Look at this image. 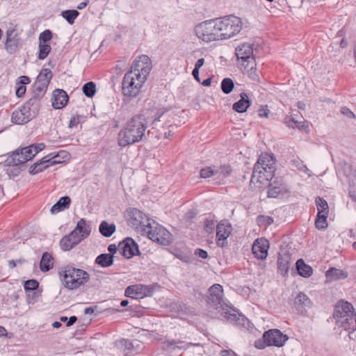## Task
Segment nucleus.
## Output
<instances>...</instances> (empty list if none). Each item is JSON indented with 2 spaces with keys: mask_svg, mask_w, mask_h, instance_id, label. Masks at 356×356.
<instances>
[{
  "mask_svg": "<svg viewBox=\"0 0 356 356\" xmlns=\"http://www.w3.org/2000/svg\"><path fill=\"white\" fill-rule=\"evenodd\" d=\"M152 65L150 58L146 55L138 56L124 76L122 83V92L127 97H135L140 92L146 81Z\"/></svg>",
  "mask_w": 356,
  "mask_h": 356,
  "instance_id": "obj_1",
  "label": "nucleus"
},
{
  "mask_svg": "<svg viewBox=\"0 0 356 356\" xmlns=\"http://www.w3.org/2000/svg\"><path fill=\"white\" fill-rule=\"evenodd\" d=\"M147 124L145 115H138L131 118L118 133V145L124 147L141 141L145 137Z\"/></svg>",
  "mask_w": 356,
  "mask_h": 356,
  "instance_id": "obj_2",
  "label": "nucleus"
},
{
  "mask_svg": "<svg viewBox=\"0 0 356 356\" xmlns=\"http://www.w3.org/2000/svg\"><path fill=\"white\" fill-rule=\"evenodd\" d=\"M58 274L62 284L69 290H76L89 281L90 275L86 270L66 265L58 268Z\"/></svg>",
  "mask_w": 356,
  "mask_h": 356,
  "instance_id": "obj_3",
  "label": "nucleus"
},
{
  "mask_svg": "<svg viewBox=\"0 0 356 356\" xmlns=\"http://www.w3.org/2000/svg\"><path fill=\"white\" fill-rule=\"evenodd\" d=\"M275 170V160L273 155L262 153L254 165L251 184H265L271 180Z\"/></svg>",
  "mask_w": 356,
  "mask_h": 356,
  "instance_id": "obj_4",
  "label": "nucleus"
},
{
  "mask_svg": "<svg viewBox=\"0 0 356 356\" xmlns=\"http://www.w3.org/2000/svg\"><path fill=\"white\" fill-rule=\"evenodd\" d=\"M44 147V143H38L17 149L7 158L6 163L8 165H18L24 163L31 160Z\"/></svg>",
  "mask_w": 356,
  "mask_h": 356,
  "instance_id": "obj_5",
  "label": "nucleus"
},
{
  "mask_svg": "<svg viewBox=\"0 0 356 356\" xmlns=\"http://www.w3.org/2000/svg\"><path fill=\"white\" fill-rule=\"evenodd\" d=\"M218 18L203 22L195 27L198 38L206 42L221 40Z\"/></svg>",
  "mask_w": 356,
  "mask_h": 356,
  "instance_id": "obj_6",
  "label": "nucleus"
},
{
  "mask_svg": "<svg viewBox=\"0 0 356 356\" xmlns=\"http://www.w3.org/2000/svg\"><path fill=\"white\" fill-rule=\"evenodd\" d=\"M221 40L229 39L238 34L242 28V22L239 17L229 15L218 18Z\"/></svg>",
  "mask_w": 356,
  "mask_h": 356,
  "instance_id": "obj_7",
  "label": "nucleus"
},
{
  "mask_svg": "<svg viewBox=\"0 0 356 356\" xmlns=\"http://www.w3.org/2000/svg\"><path fill=\"white\" fill-rule=\"evenodd\" d=\"M125 218L129 226L141 233H144L152 222L151 219L145 213L136 208L127 209Z\"/></svg>",
  "mask_w": 356,
  "mask_h": 356,
  "instance_id": "obj_8",
  "label": "nucleus"
},
{
  "mask_svg": "<svg viewBox=\"0 0 356 356\" xmlns=\"http://www.w3.org/2000/svg\"><path fill=\"white\" fill-rule=\"evenodd\" d=\"M61 154L63 155V159H68L70 155L68 152L64 150H61L57 154H49L48 155L44 156L40 160L38 161L37 162L31 165L29 170V173L31 175H36L42 172L50 165L60 163L61 161L56 160V158L60 156Z\"/></svg>",
  "mask_w": 356,
  "mask_h": 356,
  "instance_id": "obj_9",
  "label": "nucleus"
},
{
  "mask_svg": "<svg viewBox=\"0 0 356 356\" xmlns=\"http://www.w3.org/2000/svg\"><path fill=\"white\" fill-rule=\"evenodd\" d=\"M237 59L241 61L240 65L243 67L244 71L249 73L253 70L256 64L253 56V47L251 44L244 43L236 48Z\"/></svg>",
  "mask_w": 356,
  "mask_h": 356,
  "instance_id": "obj_10",
  "label": "nucleus"
},
{
  "mask_svg": "<svg viewBox=\"0 0 356 356\" xmlns=\"http://www.w3.org/2000/svg\"><path fill=\"white\" fill-rule=\"evenodd\" d=\"M143 234H147L148 238L154 242L163 245H168L170 243V233L163 226L155 225L152 222Z\"/></svg>",
  "mask_w": 356,
  "mask_h": 356,
  "instance_id": "obj_11",
  "label": "nucleus"
},
{
  "mask_svg": "<svg viewBox=\"0 0 356 356\" xmlns=\"http://www.w3.org/2000/svg\"><path fill=\"white\" fill-rule=\"evenodd\" d=\"M209 293L207 303L214 309L219 311L227 304L223 299V289L221 285L213 284L209 288Z\"/></svg>",
  "mask_w": 356,
  "mask_h": 356,
  "instance_id": "obj_12",
  "label": "nucleus"
},
{
  "mask_svg": "<svg viewBox=\"0 0 356 356\" xmlns=\"http://www.w3.org/2000/svg\"><path fill=\"white\" fill-rule=\"evenodd\" d=\"M154 287L151 285L134 284L129 286L125 290V296L133 299H142L153 295Z\"/></svg>",
  "mask_w": 356,
  "mask_h": 356,
  "instance_id": "obj_13",
  "label": "nucleus"
},
{
  "mask_svg": "<svg viewBox=\"0 0 356 356\" xmlns=\"http://www.w3.org/2000/svg\"><path fill=\"white\" fill-rule=\"evenodd\" d=\"M263 339L268 346L282 347L289 339V337L277 329H272L264 333Z\"/></svg>",
  "mask_w": 356,
  "mask_h": 356,
  "instance_id": "obj_14",
  "label": "nucleus"
},
{
  "mask_svg": "<svg viewBox=\"0 0 356 356\" xmlns=\"http://www.w3.org/2000/svg\"><path fill=\"white\" fill-rule=\"evenodd\" d=\"M20 45L19 33L17 25L9 27L6 31V40L5 48L9 54H14L17 51Z\"/></svg>",
  "mask_w": 356,
  "mask_h": 356,
  "instance_id": "obj_15",
  "label": "nucleus"
},
{
  "mask_svg": "<svg viewBox=\"0 0 356 356\" xmlns=\"http://www.w3.org/2000/svg\"><path fill=\"white\" fill-rule=\"evenodd\" d=\"M52 77L53 74L51 70L48 68L42 69L38 75L33 84V90L42 95H44Z\"/></svg>",
  "mask_w": 356,
  "mask_h": 356,
  "instance_id": "obj_16",
  "label": "nucleus"
},
{
  "mask_svg": "<svg viewBox=\"0 0 356 356\" xmlns=\"http://www.w3.org/2000/svg\"><path fill=\"white\" fill-rule=\"evenodd\" d=\"M232 232V227L227 220L220 221L216 226V243L219 247L227 245V238Z\"/></svg>",
  "mask_w": 356,
  "mask_h": 356,
  "instance_id": "obj_17",
  "label": "nucleus"
},
{
  "mask_svg": "<svg viewBox=\"0 0 356 356\" xmlns=\"http://www.w3.org/2000/svg\"><path fill=\"white\" fill-rule=\"evenodd\" d=\"M200 344L197 343H187L181 340H175L172 339H165L161 342L162 350L168 352H175L181 350H187L192 346H200Z\"/></svg>",
  "mask_w": 356,
  "mask_h": 356,
  "instance_id": "obj_18",
  "label": "nucleus"
},
{
  "mask_svg": "<svg viewBox=\"0 0 356 356\" xmlns=\"http://www.w3.org/2000/svg\"><path fill=\"white\" fill-rule=\"evenodd\" d=\"M118 248L122 254L127 259H130L139 253L138 246L131 238H127L122 242H120Z\"/></svg>",
  "mask_w": 356,
  "mask_h": 356,
  "instance_id": "obj_19",
  "label": "nucleus"
},
{
  "mask_svg": "<svg viewBox=\"0 0 356 356\" xmlns=\"http://www.w3.org/2000/svg\"><path fill=\"white\" fill-rule=\"evenodd\" d=\"M269 242L264 238L256 239L252 245V250L254 256L259 259H265L268 256Z\"/></svg>",
  "mask_w": 356,
  "mask_h": 356,
  "instance_id": "obj_20",
  "label": "nucleus"
},
{
  "mask_svg": "<svg viewBox=\"0 0 356 356\" xmlns=\"http://www.w3.org/2000/svg\"><path fill=\"white\" fill-rule=\"evenodd\" d=\"M35 116L30 110L23 105L18 110L13 112L11 120L13 123L23 124L29 122Z\"/></svg>",
  "mask_w": 356,
  "mask_h": 356,
  "instance_id": "obj_21",
  "label": "nucleus"
},
{
  "mask_svg": "<svg viewBox=\"0 0 356 356\" xmlns=\"http://www.w3.org/2000/svg\"><path fill=\"white\" fill-rule=\"evenodd\" d=\"M289 189L286 184L282 181L275 180L272 183L269 184V188L268 191V196L269 197H278L287 193Z\"/></svg>",
  "mask_w": 356,
  "mask_h": 356,
  "instance_id": "obj_22",
  "label": "nucleus"
},
{
  "mask_svg": "<svg viewBox=\"0 0 356 356\" xmlns=\"http://www.w3.org/2000/svg\"><path fill=\"white\" fill-rule=\"evenodd\" d=\"M350 314H356L353 305L346 301L341 300L335 307L334 316V318L337 319L345 318L346 316H350Z\"/></svg>",
  "mask_w": 356,
  "mask_h": 356,
  "instance_id": "obj_23",
  "label": "nucleus"
},
{
  "mask_svg": "<svg viewBox=\"0 0 356 356\" xmlns=\"http://www.w3.org/2000/svg\"><path fill=\"white\" fill-rule=\"evenodd\" d=\"M69 99L67 92L62 89H56L52 93L51 104L55 109L63 108Z\"/></svg>",
  "mask_w": 356,
  "mask_h": 356,
  "instance_id": "obj_24",
  "label": "nucleus"
},
{
  "mask_svg": "<svg viewBox=\"0 0 356 356\" xmlns=\"http://www.w3.org/2000/svg\"><path fill=\"white\" fill-rule=\"evenodd\" d=\"M91 232V227L87 221L81 218L78 221L76 227L72 231L75 236L80 237V242L87 238Z\"/></svg>",
  "mask_w": 356,
  "mask_h": 356,
  "instance_id": "obj_25",
  "label": "nucleus"
},
{
  "mask_svg": "<svg viewBox=\"0 0 356 356\" xmlns=\"http://www.w3.org/2000/svg\"><path fill=\"white\" fill-rule=\"evenodd\" d=\"M80 237L74 235L72 232L60 241V248L63 251H69L80 243Z\"/></svg>",
  "mask_w": 356,
  "mask_h": 356,
  "instance_id": "obj_26",
  "label": "nucleus"
},
{
  "mask_svg": "<svg viewBox=\"0 0 356 356\" xmlns=\"http://www.w3.org/2000/svg\"><path fill=\"white\" fill-rule=\"evenodd\" d=\"M336 320L337 325L349 333L356 330V314H350V316H346L345 318H337Z\"/></svg>",
  "mask_w": 356,
  "mask_h": 356,
  "instance_id": "obj_27",
  "label": "nucleus"
},
{
  "mask_svg": "<svg viewBox=\"0 0 356 356\" xmlns=\"http://www.w3.org/2000/svg\"><path fill=\"white\" fill-rule=\"evenodd\" d=\"M218 312H221L224 318L231 323H238V321H240L241 317H242L237 310L230 307L228 304Z\"/></svg>",
  "mask_w": 356,
  "mask_h": 356,
  "instance_id": "obj_28",
  "label": "nucleus"
},
{
  "mask_svg": "<svg viewBox=\"0 0 356 356\" xmlns=\"http://www.w3.org/2000/svg\"><path fill=\"white\" fill-rule=\"evenodd\" d=\"M44 95L33 90V96L24 104L35 115L39 110L40 99Z\"/></svg>",
  "mask_w": 356,
  "mask_h": 356,
  "instance_id": "obj_29",
  "label": "nucleus"
},
{
  "mask_svg": "<svg viewBox=\"0 0 356 356\" xmlns=\"http://www.w3.org/2000/svg\"><path fill=\"white\" fill-rule=\"evenodd\" d=\"M343 170L350 182V195L356 202V186L351 183L353 181V178L356 177V171L351 165L347 164L344 165Z\"/></svg>",
  "mask_w": 356,
  "mask_h": 356,
  "instance_id": "obj_30",
  "label": "nucleus"
},
{
  "mask_svg": "<svg viewBox=\"0 0 356 356\" xmlns=\"http://www.w3.org/2000/svg\"><path fill=\"white\" fill-rule=\"evenodd\" d=\"M240 96L241 99L233 104L232 109L238 113H244L250 106V101L245 92L241 93Z\"/></svg>",
  "mask_w": 356,
  "mask_h": 356,
  "instance_id": "obj_31",
  "label": "nucleus"
},
{
  "mask_svg": "<svg viewBox=\"0 0 356 356\" xmlns=\"http://www.w3.org/2000/svg\"><path fill=\"white\" fill-rule=\"evenodd\" d=\"M291 265L290 257L288 254L280 255L277 259L278 272L286 276Z\"/></svg>",
  "mask_w": 356,
  "mask_h": 356,
  "instance_id": "obj_32",
  "label": "nucleus"
},
{
  "mask_svg": "<svg viewBox=\"0 0 356 356\" xmlns=\"http://www.w3.org/2000/svg\"><path fill=\"white\" fill-rule=\"evenodd\" d=\"M311 301L309 298L304 293H300L295 299V306L296 309L303 313L307 307H310Z\"/></svg>",
  "mask_w": 356,
  "mask_h": 356,
  "instance_id": "obj_33",
  "label": "nucleus"
},
{
  "mask_svg": "<svg viewBox=\"0 0 356 356\" xmlns=\"http://www.w3.org/2000/svg\"><path fill=\"white\" fill-rule=\"evenodd\" d=\"M70 198L68 196H64L59 199V200L51 209V213L54 214L69 207L70 204Z\"/></svg>",
  "mask_w": 356,
  "mask_h": 356,
  "instance_id": "obj_34",
  "label": "nucleus"
},
{
  "mask_svg": "<svg viewBox=\"0 0 356 356\" xmlns=\"http://www.w3.org/2000/svg\"><path fill=\"white\" fill-rule=\"evenodd\" d=\"M325 276L330 281L345 279L348 273L340 269L332 268L326 271Z\"/></svg>",
  "mask_w": 356,
  "mask_h": 356,
  "instance_id": "obj_35",
  "label": "nucleus"
},
{
  "mask_svg": "<svg viewBox=\"0 0 356 356\" xmlns=\"http://www.w3.org/2000/svg\"><path fill=\"white\" fill-rule=\"evenodd\" d=\"M296 268L299 275L303 277H309L312 275L313 270L312 267L306 264L302 259L296 261Z\"/></svg>",
  "mask_w": 356,
  "mask_h": 356,
  "instance_id": "obj_36",
  "label": "nucleus"
},
{
  "mask_svg": "<svg viewBox=\"0 0 356 356\" xmlns=\"http://www.w3.org/2000/svg\"><path fill=\"white\" fill-rule=\"evenodd\" d=\"M54 259L49 252H44L42 254L40 261V269L43 272H47L53 268Z\"/></svg>",
  "mask_w": 356,
  "mask_h": 356,
  "instance_id": "obj_37",
  "label": "nucleus"
},
{
  "mask_svg": "<svg viewBox=\"0 0 356 356\" xmlns=\"http://www.w3.org/2000/svg\"><path fill=\"white\" fill-rule=\"evenodd\" d=\"M95 263L102 267H109L113 264V255L111 254H101L97 257Z\"/></svg>",
  "mask_w": 356,
  "mask_h": 356,
  "instance_id": "obj_38",
  "label": "nucleus"
},
{
  "mask_svg": "<svg viewBox=\"0 0 356 356\" xmlns=\"http://www.w3.org/2000/svg\"><path fill=\"white\" fill-rule=\"evenodd\" d=\"M99 232L106 237L111 236L115 231L114 224H109L106 221H103L99 225Z\"/></svg>",
  "mask_w": 356,
  "mask_h": 356,
  "instance_id": "obj_39",
  "label": "nucleus"
},
{
  "mask_svg": "<svg viewBox=\"0 0 356 356\" xmlns=\"http://www.w3.org/2000/svg\"><path fill=\"white\" fill-rule=\"evenodd\" d=\"M79 15V13L76 10H67L63 11L61 13L62 17L65 19L70 24H74L75 19Z\"/></svg>",
  "mask_w": 356,
  "mask_h": 356,
  "instance_id": "obj_40",
  "label": "nucleus"
},
{
  "mask_svg": "<svg viewBox=\"0 0 356 356\" xmlns=\"http://www.w3.org/2000/svg\"><path fill=\"white\" fill-rule=\"evenodd\" d=\"M82 90L86 97H92L96 92V85L94 82H88L83 86Z\"/></svg>",
  "mask_w": 356,
  "mask_h": 356,
  "instance_id": "obj_41",
  "label": "nucleus"
},
{
  "mask_svg": "<svg viewBox=\"0 0 356 356\" xmlns=\"http://www.w3.org/2000/svg\"><path fill=\"white\" fill-rule=\"evenodd\" d=\"M316 204L318 209V214H328V205L327 202L321 197H317Z\"/></svg>",
  "mask_w": 356,
  "mask_h": 356,
  "instance_id": "obj_42",
  "label": "nucleus"
},
{
  "mask_svg": "<svg viewBox=\"0 0 356 356\" xmlns=\"http://www.w3.org/2000/svg\"><path fill=\"white\" fill-rule=\"evenodd\" d=\"M51 47L50 44L39 43V54L38 58L40 60H44L47 58L49 52L51 51Z\"/></svg>",
  "mask_w": 356,
  "mask_h": 356,
  "instance_id": "obj_43",
  "label": "nucleus"
},
{
  "mask_svg": "<svg viewBox=\"0 0 356 356\" xmlns=\"http://www.w3.org/2000/svg\"><path fill=\"white\" fill-rule=\"evenodd\" d=\"M234 84L232 79L225 78L221 83V89L225 94H229L233 88Z\"/></svg>",
  "mask_w": 356,
  "mask_h": 356,
  "instance_id": "obj_44",
  "label": "nucleus"
},
{
  "mask_svg": "<svg viewBox=\"0 0 356 356\" xmlns=\"http://www.w3.org/2000/svg\"><path fill=\"white\" fill-rule=\"evenodd\" d=\"M285 122L289 127H298L299 129H304L305 127V124L307 122L305 120L303 121H298L294 118H286Z\"/></svg>",
  "mask_w": 356,
  "mask_h": 356,
  "instance_id": "obj_45",
  "label": "nucleus"
},
{
  "mask_svg": "<svg viewBox=\"0 0 356 356\" xmlns=\"http://www.w3.org/2000/svg\"><path fill=\"white\" fill-rule=\"evenodd\" d=\"M327 215L317 214V218L315 221L316 227L318 229H324L327 227Z\"/></svg>",
  "mask_w": 356,
  "mask_h": 356,
  "instance_id": "obj_46",
  "label": "nucleus"
},
{
  "mask_svg": "<svg viewBox=\"0 0 356 356\" xmlns=\"http://www.w3.org/2000/svg\"><path fill=\"white\" fill-rule=\"evenodd\" d=\"M218 170H216L215 168L207 167L205 168H202L200 170V174L202 178L206 179L213 175H218Z\"/></svg>",
  "mask_w": 356,
  "mask_h": 356,
  "instance_id": "obj_47",
  "label": "nucleus"
},
{
  "mask_svg": "<svg viewBox=\"0 0 356 356\" xmlns=\"http://www.w3.org/2000/svg\"><path fill=\"white\" fill-rule=\"evenodd\" d=\"M52 38V33L50 30L47 29L42 31L39 35V43L50 44Z\"/></svg>",
  "mask_w": 356,
  "mask_h": 356,
  "instance_id": "obj_48",
  "label": "nucleus"
},
{
  "mask_svg": "<svg viewBox=\"0 0 356 356\" xmlns=\"http://www.w3.org/2000/svg\"><path fill=\"white\" fill-rule=\"evenodd\" d=\"M293 165L300 170L305 172L309 177L312 176V173L309 169L302 161L298 160L293 161Z\"/></svg>",
  "mask_w": 356,
  "mask_h": 356,
  "instance_id": "obj_49",
  "label": "nucleus"
},
{
  "mask_svg": "<svg viewBox=\"0 0 356 356\" xmlns=\"http://www.w3.org/2000/svg\"><path fill=\"white\" fill-rule=\"evenodd\" d=\"M273 222V219L270 216H259L257 218V223L259 226L270 225Z\"/></svg>",
  "mask_w": 356,
  "mask_h": 356,
  "instance_id": "obj_50",
  "label": "nucleus"
},
{
  "mask_svg": "<svg viewBox=\"0 0 356 356\" xmlns=\"http://www.w3.org/2000/svg\"><path fill=\"white\" fill-rule=\"evenodd\" d=\"M39 283L35 280H29L24 282V289L26 291H33L38 287Z\"/></svg>",
  "mask_w": 356,
  "mask_h": 356,
  "instance_id": "obj_51",
  "label": "nucleus"
},
{
  "mask_svg": "<svg viewBox=\"0 0 356 356\" xmlns=\"http://www.w3.org/2000/svg\"><path fill=\"white\" fill-rule=\"evenodd\" d=\"M216 170L218 171V175L219 177H227L231 172V169L229 166H223L220 168H216Z\"/></svg>",
  "mask_w": 356,
  "mask_h": 356,
  "instance_id": "obj_52",
  "label": "nucleus"
},
{
  "mask_svg": "<svg viewBox=\"0 0 356 356\" xmlns=\"http://www.w3.org/2000/svg\"><path fill=\"white\" fill-rule=\"evenodd\" d=\"M340 113L349 119H355V115L346 106H343L340 109Z\"/></svg>",
  "mask_w": 356,
  "mask_h": 356,
  "instance_id": "obj_53",
  "label": "nucleus"
},
{
  "mask_svg": "<svg viewBox=\"0 0 356 356\" xmlns=\"http://www.w3.org/2000/svg\"><path fill=\"white\" fill-rule=\"evenodd\" d=\"M26 92V86L23 85H18L16 88V95L17 97H22Z\"/></svg>",
  "mask_w": 356,
  "mask_h": 356,
  "instance_id": "obj_54",
  "label": "nucleus"
},
{
  "mask_svg": "<svg viewBox=\"0 0 356 356\" xmlns=\"http://www.w3.org/2000/svg\"><path fill=\"white\" fill-rule=\"evenodd\" d=\"M269 114V110L266 106H262L258 111V115L261 118H268Z\"/></svg>",
  "mask_w": 356,
  "mask_h": 356,
  "instance_id": "obj_55",
  "label": "nucleus"
},
{
  "mask_svg": "<svg viewBox=\"0 0 356 356\" xmlns=\"http://www.w3.org/2000/svg\"><path fill=\"white\" fill-rule=\"evenodd\" d=\"M195 254L200 258L206 259L208 257L207 252L202 249H197Z\"/></svg>",
  "mask_w": 356,
  "mask_h": 356,
  "instance_id": "obj_56",
  "label": "nucleus"
},
{
  "mask_svg": "<svg viewBox=\"0 0 356 356\" xmlns=\"http://www.w3.org/2000/svg\"><path fill=\"white\" fill-rule=\"evenodd\" d=\"M214 228V223L212 220H207L205 222V231L207 232H211Z\"/></svg>",
  "mask_w": 356,
  "mask_h": 356,
  "instance_id": "obj_57",
  "label": "nucleus"
},
{
  "mask_svg": "<svg viewBox=\"0 0 356 356\" xmlns=\"http://www.w3.org/2000/svg\"><path fill=\"white\" fill-rule=\"evenodd\" d=\"M19 80V82L17 83V85H26L30 83V79L26 76H22L18 79Z\"/></svg>",
  "mask_w": 356,
  "mask_h": 356,
  "instance_id": "obj_58",
  "label": "nucleus"
},
{
  "mask_svg": "<svg viewBox=\"0 0 356 356\" xmlns=\"http://www.w3.org/2000/svg\"><path fill=\"white\" fill-rule=\"evenodd\" d=\"M255 347L258 349H264L268 345L266 344L264 339L262 340H257L255 341Z\"/></svg>",
  "mask_w": 356,
  "mask_h": 356,
  "instance_id": "obj_59",
  "label": "nucleus"
},
{
  "mask_svg": "<svg viewBox=\"0 0 356 356\" xmlns=\"http://www.w3.org/2000/svg\"><path fill=\"white\" fill-rule=\"evenodd\" d=\"M220 356H237L236 354L231 350H224L220 352Z\"/></svg>",
  "mask_w": 356,
  "mask_h": 356,
  "instance_id": "obj_60",
  "label": "nucleus"
},
{
  "mask_svg": "<svg viewBox=\"0 0 356 356\" xmlns=\"http://www.w3.org/2000/svg\"><path fill=\"white\" fill-rule=\"evenodd\" d=\"M79 123V118L73 117L71 118V120L70 121L69 127L70 128L75 127L78 125Z\"/></svg>",
  "mask_w": 356,
  "mask_h": 356,
  "instance_id": "obj_61",
  "label": "nucleus"
},
{
  "mask_svg": "<svg viewBox=\"0 0 356 356\" xmlns=\"http://www.w3.org/2000/svg\"><path fill=\"white\" fill-rule=\"evenodd\" d=\"M118 249V246L117 247L116 245L115 244H111L108 247V250L109 251L110 253H111V254H115Z\"/></svg>",
  "mask_w": 356,
  "mask_h": 356,
  "instance_id": "obj_62",
  "label": "nucleus"
},
{
  "mask_svg": "<svg viewBox=\"0 0 356 356\" xmlns=\"http://www.w3.org/2000/svg\"><path fill=\"white\" fill-rule=\"evenodd\" d=\"M77 320V318L75 316H70L69 319L67 318V322L66 324L67 327H70Z\"/></svg>",
  "mask_w": 356,
  "mask_h": 356,
  "instance_id": "obj_63",
  "label": "nucleus"
},
{
  "mask_svg": "<svg viewBox=\"0 0 356 356\" xmlns=\"http://www.w3.org/2000/svg\"><path fill=\"white\" fill-rule=\"evenodd\" d=\"M204 64V58H200L197 60L195 65V69L200 70V68Z\"/></svg>",
  "mask_w": 356,
  "mask_h": 356,
  "instance_id": "obj_64",
  "label": "nucleus"
}]
</instances>
